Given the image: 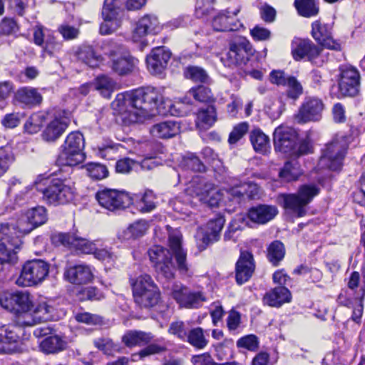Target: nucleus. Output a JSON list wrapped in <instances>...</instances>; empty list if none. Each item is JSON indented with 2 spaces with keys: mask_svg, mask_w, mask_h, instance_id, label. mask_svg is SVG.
Listing matches in <instances>:
<instances>
[{
  "mask_svg": "<svg viewBox=\"0 0 365 365\" xmlns=\"http://www.w3.org/2000/svg\"><path fill=\"white\" fill-rule=\"evenodd\" d=\"M284 86L287 87V94L288 98L292 100L297 99L303 93L302 86L294 76H290L288 78Z\"/></svg>",
  "mask_w": 365,
  "mask_h": 365,
  "instance_id": "bf43d9fd",
  "label": "nucleus"
},
{
  "mask_svg": "<svg viewBox=\"0 0 365 365\" xmlns=\"http://www.w3.org/2000/svg\"><path fill=\"white\" fill-rule=\"evenodd\" d=\"M55 243L73 248L83 254H92L95 250L96 245L85 238L78 237L76 234L59 233L53 237Z\"/></svg>",
  "mask_w": 365,
  "mask_h": 365,
  "instance_id": "4be33fe9",
  "label": "nucleus"
},
{
  "mask_svg": "<svg viewBox=\"0 0 365 365\" xmlns=\"http://www.w3.org/2000/svg\"><path fill=\"white\" fill-rule=\"evenodd\" d=\"M123 3V0H105L102 9L104 21L100 26L101 34H110L120 26L123 13L120 6Z\"/></svg>",
  "mask_w": 365,
  "mask_h": 365,
  "instance_id": "f8f14e48",
  "label": "nucleus"
},
{
  "mask_svg": "<svg viewBox=\"0 0 365 365\" xmlns=\"http://www.w3.org/2000/svg\"><path fill=\"white\" fill-rule=\"evenodd\" d=\"M253 53L250 42L243 36H240L230 43L229 51L221 60L225 66L232 67L245 65Z\"/></svg>",
  "mask_w": 365,
  "mask_h": 365,
  "instance_id": "1a4fd4ad",
  "label": "nucleus"
},
{
  "mask_svg": "<svg viewBox=\"0 0 365 365\" xmlns=\"http://www.w3.org/2000/svg\"><path fill=\"white\" fill-rule=\"evenodd\" d=\"M292 53L296 61L307 58L317 66H320L322 61H318L322 48L309 39H297L292 43Z\"/></svg>",
  "mask_w": 365,
  "mask_h": 365,
  "instance_id": "a211bd4d",
  "label": "nucleus"
},
{
  "mask_svg": "<svg viewBox=\"0 0 365 365\" xmlns=\"http://www.w3.org/2000/svg\"><path fill=\"white\" fill-rule=\"evenodd\" d=\"M152 339L151 333L136 330L128 331L122 336V341L128 347L143 346L148 344Z\"/></svg>",
  "mask_w": 365,
  "mask_h": 365,
  "instance_id": "a19ab883",
  "label": "nucleus"
},
{
  "mask_svg": "<svg viewBox=\"0 0 365 365\" xmlns=\"http://www.w3.org/2000/svg\"><path fill=\"white\" fill-rule=\"evenodd\" d=\"M163 29L158 18L154 14H145L135 23V26L132 33V41L140 42V48L143 49L147 46V41L144 38L148 35H155L159 34Z\"/></svg>",
  "mask_w": 365,
  "mask_h": 365,
  "instance_id": "ddd939ff",
  "label": "nucleus"
},
{
  "mask_svg": "<svg viewBox=\"0 0 365 365\" xmlns=\"http://www.w3.org/2000/svg\"><path fill=\"white\" fill-rule=\"evenodd\" d=\"M225 220L224 216L218 214L215 217L210 219L205 227L202 241L205 245L203 248L217 242L220 238V233L224 227Z\"/></svg>",
  "mask_w": 365,
  "mask_h": 365,
  "instance_id": "c756f323",
  "label": "nucleus"
},
{
  "mask_svg": "<svg viewBox=\"0 0 365 365\" xmlns=\"http://www.w3.org/2000/svg\"><path fill=\"white\" fill-rule=\"evenodd\" d=\"M170 230V227L167 226ZM169 231L168 242L172 251L170 252L160 245H154L148 250V255L153 263L159 279L167 281L173 279L175 277L176 267L173 261L175 256L177 267L180 272L186 273L189 267L187 262V252L182 247V235L178 230Z\"/></svg>",
  "mask_w": 365,
  "mask_h": 365,
  "instance_id": "f03ea898",
  "label": "nucleus"
},
{
  "mask_svg": "<svg viewBox=\"0 0 365 365\" xmlns=\"http://www.w3.org/2000/svg\"><path fill=\"white\" fill-rule=\"evenodd\" d=\"M121 46L116 45L113 49L107 51L106 53L111 59V68L118 74L123 76L131 72L138 60L129 54H123L121 51Z\"/></svg>",
  "mask_w": 365,
  "mask_h": 365,
  "instance_id": "6ab92c4d",
  "label": "nucleus"
},
{
  "mask_svg": "<svg viewBox=\"0 0 365 365\" xmlns=\"http://www.w3.org/2000/svg\"><path fill=\"white\" fill-rule=\"evenodd\" d=\"M99 205L108 211L115 212L125 209L131 205V196L125 191L103 189L96 195Z\"/></svg>",
  "mask_w": 365,
  "mask_h": 365,
  "instance_id": "9b49d317",
  "label": "nucleus"
},
{
  "mask_svg": "<svg viewBox=\"0 0 365 365\" xmlns=\"http://www.w3.org/2000/svg\"><path fill=\"white\" fill-rule=\"evenodd\" d=\"M45 118L46 116L43 113L39 112L33 113L24 124L25 131L30 134L38 133L40 130Z\"/></svg>",
  "mask_w": 365,
  "mask_h": 365,
  "instance_id": "603ef678",
  "label": "nucleus"
},
{
  "mask_svg": "<svg viewBox=\"0 0 365 365\" xmlns=\"http://www.w3.org/2000/svg\"><path fill=\"white\" fill-rule=\"evenodd\" d=\"M301 175V172L297 165L291 163H286L283 168L280 170L279 177L287 182L296 180Z\"/></svg>",
  "mask_w": 365,
  "mask_h": 365,
  "instance_id": "13d9d810",
  "label": "nucleus"
},
{
  "mask_svg": "<svg viewBox=\"0 0 365 365\" xmlns=\"http://www.w3.org/2000/svg\"><path fill=\"white\" fill-rule=\"evenodd\" d=\"M47 220L44 207L38 206L27 211L26 216L18 221L19 232L28 234L36 227L44 224Z\"/></svg>",
  "mask_w": 365,
  "mask_h": 365,
  "instance_id": "b1692460",
  "label": "nucleus"
},
{
  "mask_svg": "<svg viewBox=\"0 0 365 365\" xmlns=\"http://www.w3.org/2000/svg\"><path fill=\"white\" fill-rule=\"evenodd\" d=\"M133 292H140L158 288L152 277L147 274H140L131 283Z\"/></svg>",
  "mask_w": 365,
  "mask_h": 365,
  "instance_id": "8fccbe9b",
  "label": "nucleus"
},
{
  "mask_svg": "<svg viewBox=\"0 0 365 365\" xmlns=\"http://www.w3.org/2000/svg\"><path fill=\"white\" fill-rule=\"evenodd\" d=\"M24 235L19 232L18 225L9 223H1L0 225V253H6V260L15 264L17 262L18 257L16 250H19L22 241L21 235Z\"/></svg>",
  "mask_w": 365,
  "mask_h": 365,
  "instance_id": "0eeeda50",
  "label": "nucleus"
},
{
  "mask_svg": "<svg viewBox=\"0 0 365 365\" xmlns=\"http://www.w3.org/2000/svg\"><path fill=\"white\" fill-rule=\"evenodd\" d=\"M49 269L50 264L44 260H29L23 265L16 284L21 287L37 285L47 277Z\"/></svg>",
  "mask_w": 365,
  "mask_h": 365,
  "instance_id": "6e6552de",
  "label": "nucleus"
},
{
  "mask_svg": "<svg viewBox=\"0 0 365 365\" xmlns=\"http://www.w3.org/2000/svg\"><path fill=\"white\" fill-rule=\"evenodd\" d=\"M165 288L170 290L169 294L182 307L188 309L198 308L206 300L202 292H191L180 283H174L170 287L168 284Z\"/></svg>",
  "mask_w": 365,
  "mask_h": 365,
  "instance_id": "2eb2a0df",
  "label": "nucleus"
},
{
  "mask_svg": "<svg viewBox=\"0 0 365 365\" xmlns=\"http://www.w3.org/2000/svg\"><path fill=\"white\" fill-rule=\"evenodd\" d=\"M77 58L91 68L98 66L102 58L90 46L83 45L76 52Z\"/></svg>",
  "mask_w": 365,
  "mask_h": 365,
  "instance_id": "37998d69",
  "label": "nucleus"
},
{
  "mask_svg": "<svg viewBox=\"0 0 365 365\" xmlns=\"http://www.w3.org/2000/svg\"><path fill=\"white\" fill-rule=\"evenodd\" d=\"M250 140L255 152L266 154L270 149L269 138L259 128H254L250 133Z\"/></svg>",
  "mask_w": 365,
  "mask_h": 365,
  "instance_id": "ea45409f",
  "label": "nucleus"
},
{
  "mask_svg": "<svg viewBox=\"0 0 365 365\" xmlns=\"http://www.w3.org/2000/svg\"><path fill=\"white\" fill-rule=\"evenodd\" d=\"M241 10V6H237L234 10L230 9L221 11L212 20L213 29L217 31H238L243 24L237 18Z\"/></svg>",
  "mask_w": 365,
  "mask_h": 365,
  "instance_id": "aec40b11",
  "label": "nucleus"
},
{
  "mask_svg": "<svg viewBox=\"0 0 365 365\" xmlns=\"http://www.w3.org/2000/svg\"><path fill=\"white\" fill-rule=\"evenodd\" d=\"M277 213L278 210L275 206L259 205L250 209L248 217L254 222L265 224L272 220Z\"/></svg>",
  "mask_w": 365,
  "mask_h": 365,
  "instance_id": "473e14b6",
  "label": "nucleus"
},
{
  "mask_svg": "<svg viewBox=\"0 0 365 365\" xmlns=\"http://www.w3.org/2000/svg\"><path fill=\"white\" fill-rule=\"evenodd\" d=\"M70 123L68 113L63 111L58 113L50 120L42 133V138L45 141L54 142L65 132Z\"/></svg>",
  "mask_w": 365,
  "mask_h": 365,
  "instance_id": "5701e85b",
  "label": "nucleus"
},
{
  "mask_svg": "<svg viewBox=\"0 0 365 365\" xmlns=\"http://www.w3.org/2000/svg\"><path fill=\"white\" fill-rule=\"evenodd\" d=\"M149 227V223L145 220H139L130 224L125 230L118 234V238L126 241L143 236Z\"/></svg>",
  "mask_w": 365,
  "mask_h": 365,
  "instance_id": "4c0bfd02",
  "label": "nucleus"
},
{
  "mask_svg": "<svg viewBox=\"0 0 365 365\" xmlns=\"http://www.w3.org/2000/svg\"><path fill=\"white\" fill-rule=\"evenodd\" d=\"M312 35L313 38L324 48L339 51L341 45L334 41L331 35V28L327 24H322L316 21L312 23Z\"/></svg>",
  "mask_w": 365,
  "mask_h": 365,
  "instance_id": "c85d7f7f",
  "label": "nucleus"
},
{
  "mask_svg": "<svg viewBox=\"0 0 365 365\" xmlns=\"http://www.w3.org/2000/svg\"><path fill=\"white\" fill-rule=\"evenodd\" d=\"M193 365H232L230 364H217L208 353L195 355L192 357Z\"/></svg>",
  "mask_w": 365,
  "mask_h": 365,
  "instance_id": "774afa93",
  "label": "nucleus"
},
{
  "mask_svg": "<svg viewBox=\"0 0 365 365\" xmlns=\"http://www.w3.org/2000/svg\"><path fill=\"white\" fill-rule=\"evenodd\" d=\"M319 192V189L315 185H302L297 194H281L278 201L283 207L290 210L298 217H303L307 213V206L314 197Z\"/></svg>",
  "mask_w": 365,
  "mask_h": 365,
  "instance_id": "20e7f679",
  "label": "nucleus"
},
{
  "mask_svg": "<svg viewBox=\"0 0 365 365\" xmlns=\"http://www.w3.org/2000/svg\"><path fill=\"white\" fill-rule=\"evenodd\" d=\"M291 300V292L284 286H279L266 292L262 301L264 304L273 307H279Z\"/></svg>",
  "mask_w": 365,
  "mask_h": 365,
  "instance_id": "2f4dec72",
  "label": "nucleus"
},
{
  "mask_svg": "<svg viewBox=\"0 0 365 365\" xmlns=\"http://www.w3.org/2000/svg\"><path fill=\"white\" fill-rule=\"evenodd\" d=\"M36 189L42 195V199L47 204L54 206L65 205L71 202L75 196V190L70 185L66 184L65 180L50 179L39 175L34 182L31 188L25 187L24 195L29 190ZM23 192L16 195V200L21 204V200L26 199L22 197Z\"/></svg>",
  "mask_w": 365,
  "mask_h": 365,
  "instance_id": "7ed1b4c3",
  "label": "nucleus"
},
{
  "mask_svg": "<svg viewBox=\"0 0 365 365\" xmlns=\"http://www.w3.org/2000/svg\"><path fill=\"white\" fill-rule=\"evenodd\" d=\"M217 120V112L214 106L206 105L200 108L197 113L196 125L200 129H208Z\"/></svg>",
  "mask_w": 365,
  "mask_h": 365,
  "instance_id": "e433bc0d",
  "label": "nucleus"
},
{
  "mask_svg": "<svg viewBox=\"0 0 365 365\" xmlns=\"http://www.w3.org/2000/svg\"><path fill=\"white\" fill-rule=\"evenodd\" d=\"M180 131L179 123L174 120H166L153 125L150 129V134L158 138H170L178 135Z\"/></svg>",
  "mask_w": 365,
  "mask_h": 365,
  "instance_id": "72a5a7b5",
  "label": "nucleus"
},
{
  "mask_svg": "<svg viewBox=\"0 0 365 365\" xmlns=\"http://www.w3.org/2000/svg\"><path fill=\"white\" fill-rule=\"evenodd\" d=\"M75 319L80 323L88 325H101L103 324V318L98 314L89 312H80L75 315Z\"/></svg>",
  "mask_w": 365,
  "mask_h": 365,
  "instance_id": "e2e57ef3",
  "label": "nucleus"
},
{
  "mask_svg": "<svg viewBox=\"0 0 365 365\" xmlns=\"http://www.w3.org/2000/svg\"><path fill=\"white\" fill-rule=\"evenodd\" d=\"M188 95L199 102L210 103L213 100L211 90L204 86H199L191 88L188 92Z\"/></svg>",
  "mask_w": 365,
  "mask_h": 365,
  "instance_id": "6e6d98bb",
  "label": "nucleus"
},
{
  "mask_svg": "<svg viewBox=\"0 0 365 365\" xmlns=\"http://www.w3.org/2000/svg\"><path fill=\"white\" fill-rule=\"evenodd\" d=\"M214 0H197L195 16L197 18H205L213 11Z\"/></svg>",
  "mask_w": 365,
  "mask_h": 365,
  "instance_id": "052dcab7",
  "label": "nucleus"
},
{
  "mask_svg": "<svg viewBox=\"0 0 365 365\" xmlns=\"http://www.w3.org/2000/svg\"><path fill=\"white\" fill-rule=\"evenodd\" d=\"M64 277L72 284H83L91 282L94 275L90 265L81 263L67 267Z\"/></svg>",
  "mask_w": 365,
  "mask_h": 365,
  "instance_id": "a878e982",
  "label": "nucleus"
},
{
  "mask_svg": "<svg viewBox=\"0 0 365 365\" xmlns=\"http://www.w3.org/2000/svg\"><path fill=\"white\" fill-rule=\"evenodd\" d=\"M360 76L359 71L351 66L340 68V78L338 82V98L353 97L359 92Z\"/></svg>",
  "mask_w": 365,
  "mask_h": 365,
  "instance_id": "dca6fc26",
  "label": "nucleus"
},
{
  "mask_svg": "<svg viewBox=\"0 0 365 365\" xmlns=\"http://www.w3.org/2000/svg\"><path fill=\"white\" fill-rule=\"evenodd\" d=\"M273 140L276 151L292 155L298 141V135L294 128L281 125L275 129Z\"/></svg>",
  "mask_w": 365,
  "mask_h": 365,
  "instance_id": "f3484780",
  "label": "nucleus"
},
{
  "mask_svg": "<svg viewBox=\"0 0 365 365\" xmlns=\"http://www.w3.org/2000/svg\"><path fill=\"white\" fill-rule=\"evenodd\" d=\"M84 145L85 140L81 133H69L56 159V164L59 166H75L83 163L86 158L83 151Z\"/></svg>",
  "mask_w": 365,
  "mask_h": 365,
  "instance_id": "39448f33",
  "label": "nucleus"
},
{
  "mask_svg": "<svg viewBox=\"0 0 365 365\" xmlns=\"http://www.w3.org/2000/svg\"><path fill=\"white\" fill-rule=\"evenodd\" d=\"M363 279L360 281V274L358 272H353L348 281V287L354 292L356 301L363 300L365 296V264L361 267Z\"/></svg>",
  "mask_w": 365,
  "mask_h": 365,
  "instance_id": "58836bf2",
  "label": "nucleus"
},
{
  "mask_svg": "<svg viewBox=\"0 0 365 365\" xmlns=\"http://www.w3.org/2000/svg\"><path fill=\"white\" fill-rule=\"evenodd\" d=\"M15 100L24 107L33 108L41 103V94L35 88L22 87L15 93Z\"/></svg>",
  "mask_w": 365,
  "mask_h": 365,
  "instance_id": "7c9ffc66",
  "label": "nucleus"
},
{
  "mask_svg": "<svg viewBox=\"0 0 365 365\" xmlns=\"http://www.w3.org/2000/svg\"><path fill=\"white\" fill-rule=\"evenodd\" d=\"M294 6L299 15L304 17H312L319 13V8L314 0H295Z\"/></svg>",
  "mask_w": 365,
  "mask_h": 365,
  "instance_id": "49530a36",
  "label": "nucleus"
},
{
  "mask_svg": "<svg viewBox=\"0 0 365 365\" xmlns=\"http://www.w3.org/2000/svg\"><path fill=\"white\" fill-rule=\"evenodd\" d=\"M237 346L251 351H257L259 347L258 338L254 334H249L237 341Z\"/></svg>",
  "mask_w": 365,
  "mask_h": 365,
  "instance_id": "0e129e2a",
  "label": "nucleus"
},
{
  "mask_svg": "<svg viewBox=\"0 0 365 365\" xmlns=\"http://www.w3.org/2000/svg\"><path fill=\"white\" fill-rule=\"evenodd\" d=\"M164 103L158 89L145 87L118 94L112 107L123 115L125 123H141L160 113Z\"/></svg>",
  "mask_w": 365,
  "mask_h": 365,
  "instance_id": "f257e3e1",
  "label": "nucleus"
},
{
  "mask_svg": "<svg viewBox=\"0 0 365 365\" xmlns=\"http://www.w3.org/2000/svg\"><path fill=\"white\" fill-rule=\"evenodd\" d=\"M171 57L170 51L165 47H156L152 49L146 57L147 67L154 75H160L166 69Z\"/></svg>",
  "mask_w": 365,
  "mask_h": 365,
  "instance_id": "393cba45",
  "label": "nucleus"
},
{
  "mask_svg": "<svg viewBox=\"0 0 365 365\" xmlns=\"http://www.w3.org/2000/svg\"><path fill=\"white\" fill-rule=\"evenodd\" d=\"M54 307L46 302H40L35 308L34 315L26 314L27 319H18V324L24 327H31L42 321L54 320Z\"/></svg>",
  "mask_w": 365,
  "mask_h": 365,
  "instance_id": "bb28decb",
  "label": "nucleus"
},
{
  "mask_svg": "<svg viewBox=\"0 0 365 365\" xmlns=\"http://www.w3.org/2000/svg\"><path fill=\"white\" fill-rule=\"evenodd\" d=\"M135 302L141 307L150 308L155 306L160 297L158 288L148 289L140 292H133Z\"/></svg>",
  "mask_w": 365,
  "mask_h": 365,
  "instance_id": "79ce46f5",
  "label": "nucleus"
},
{
  "mask_svg": "<svg viewBox=\"0 0 365 365\" xmlns=\"http://www.w3.org/2000/svg\"><path fill=\"white\" fill-rule=\"evenodd\" d=\"M154 199L153 192L151 190H146L144 193L135 194L131 196V204L142 213L150 212L156 207Z\"/></svg>",
  "mask_w": 365,
  "mask_h": 365,
  "instance_id": "f704fd0d",
  "label": "nucleus"
},
{
  "mask_svg": "<svg viewBox=\"0 0 365 365\" xmlns=\"http://www.w3.org/2000/svg\"><path fill=\"white\" fill-rule=\"evenodd\" d=\"M253 255L247 251L242 252L235 266V278L238 284L247 282L255 271Z\"/></svg>",
  "mask_w": 365,
  "mask_h": 365,
  "instance_id": "cd10ccee",
  "label": "nucleus"
},
{
  "mask_svg": "<svg viewBox=\"0 0 365 365\" xmlns=\"http://www.w3.org/2000/svg\"><path fill=\"white\" fill-rule=\"evenodd\" d=\"M166 346L163 344L156 343L150 344L140 351L133 354L131 355V360L133 361L143 360L147 356L162 353L166 351Z\"/></svg>",
  "mask_w": 365,
  "mask_h": 365,
  "instance_id": "09e8293b",
  "label": "nucleus"
},
{
  "mask_svg": "<svg viewBox=\"0 0 365 365\" xmlns=\"http://www.w3.org/2000/svg\"><path fill=\"white\" fill-rule=\"evenodd\" d=\"M323 109L324 104L320 99L317 98H307L295 115V119L299 123L318 121L322 118Z\"/></svg>",
  "mask_w": 365,
  "mask_h": 365,
  "instance_id": "412c9836",
  "label": "nucleus"
},
{
  "mask_svg": "<svg viewBox=\"0 0 365 365\" xmlns=\"http://www.w3.org/2000/svg\"><path fill=\"white\" fill-rule=\"evenodd\" d=\"M16 329V326L11 324L0 326V352L6 353L9 351L5 344L17 341L19 335Z\"/></svg>",
  "mask_w": 365,
  "mask_h": 365,
  "instance_id": "c03bdc74",
  "label": "nucleus"
},
{
  "mask_svg": "<svg viewBox=\"0 0 365 365\" xmlns=\"http://www.w3.org/2000/svg\"><path fill=\"white\" fill-rule=\"evenodd\" d=\"M66 347V341L57 334L46 336L39 344L40 350L46 354H57L65 350Z\"/></svg>",
  "mask_w": 365,
  "mask_h": 365,
  "instance_id": "c9c22d12",
  "label": "nucleus"
},
{
  "mask_svg": "<svg viewBox=\"0 0 365 365\" xmlns=\"http://www.w3.org/2000/svg\"><path fill=\"white\" fill-rule=\"evenodd\" d=\"M14 161V156L9 148H0V177L9 169Z\"/></svg>",
  "mask_w": 365,
  "mask_h": 365,
  "instance_id": "338daca9",
  "label": "nucleus"
},
{
  "mask_svg": "<svg viewBox=\"0 0 365 365\" xmlns=\"http://www.w3.org/2000/svg\"><path fill=\"white\" fill-rule=\"evenodd\" d=\"M89 176L95 180H101L107 177L108 171L107 168L100 163H89L86 168Z\"/></svg>",
  "mask_w": 365,
  "mask_h": 365,
  "instance_id": "69168bd1",
  "label": "nucleus"
},
{
  "mask_svg": "<svg viewBox=\"0 0 365 365\" xmlns=\"http://www.w3.org/2000/svg\"><path fill=\"white\" fill-rule=\"evenodd\" d=\"M0 306L15 314L26 315L33 307V302L27 292H3L0 294Z\"/></svg>",
  "mask_w": 365,
  "mask_h": 365,
  "instance_id": "9d476101",
  "label": "nucleus"
},
{
  "mask_svg": "<svg viewBox=\"0 0 365 365\" xmlns=\"http://www.w3.org/2000/svg\"><path fill=\"white\" fill-rule=\"evenodd\" d=\"M184 75L187 78L191 79L195 82L207 83L209 79L206 71L201 67L195 66H187L185 69Z\"/></svg>",
  "mask_w": 365,
  "mask_h": 365,
  "instance_id": "5fc2aeb1",
  "label": "nucleus"
},
{
  "mask_svg": "<svg viewBox=\"0 0 365 365\" xmlns=\"http://www.w3.org/2000/svg\"><path fill=\"white\" fill-rule=\"evenodd\" d=\"M115 86V82L106 76L98 77L95 83L96 89L106 98H110L111 93L114 91Z\"/></svg>",
  "mask_w": 365,
  "mask_h": 365,
  "instance_id": "3c124183",
  "label": "nucleus"
},
{
  "mask_svg": "<svg viewBox=\"0 0 365 365\" xmlns=\"http://www.w3.org/2000/svg\"><path fill=\"white\" fill-rule=\"evenodd\" d=\"M187 341L192 346L198 349H204L208 344V341L204 335V331L201 327L192 329L185 338Z\"/></svg>",
  "mask_w": 365,
  "mask_h": 365,
  "instance_id": "de8ad7c7",
  "label": "nucleus"
},
{
  "mask_svg": "<svg viewBox=\"0 0 365 365\" xmlns=\"http://www.w3.org/2000/svg\"><path fill=\"white\" fill-rule=\"evenodd\" d=\"M250 125L242 122L236 125L230 133L228 142L230 144L237 143L248 132Z\"/></svg>",
  "mask_w": 365,
  "mask_h": 365,
  "instance_id": "680f3d73",
  "label": "nucleus"
},
{
  "mask_svg": "<svg viewBox=\"0 0 365 365\" xmlns=\"http://www.w3.org/2000/svg\"><path fill=\"white\" fill-rule=\"evenodd\" d=\"M346 146L344 140H334L326 145L319 160L322 167L336 171L341 170L345 156Z\"/></svg>",
  "mask_w": 365,
  "mask_h": 365,
  "instance_id": "4468645a",
  "label": "nucleus"
},
{
  "mask_svg": "<svg viewBox=\"0 0 365 365\" xmlns=\"http://www.w3.org/2000/svg\"><path fill=\"white\" fill-rule=\"evenodd\" d=\"M186 192L210 207L218 206L222 197L221 191L212 183L207 182L205 178L198 175L192 178L187 184Z\"/></svg>",
  "mask_w": 365,
  "mask_h": 365,
  "instance_id": "423d86ee",
  "label": "nucleus"
},
{
  "mask_svg": "<svg viewBox=\"0 0 365 365\" xmlns=\"http://www.w3.org/2000/svg\"><path fill=\"white\" fill-rule=\"evenodd\" d=\"M94 345L108 355L113 354L114 352H120L119 346L108 338H98L94 341Z\"/></svg>",
  "mask_w": 365,
  "mask_h": 365,
  "instance_id": "4d7b16f0",
  "label": "nucleus"
},
{
  "mask_svg": "<svg viewBox=\"0 0 365 365\" xmlns=\"http://www.w3.org/2000/svg\"><path fill=\"white\" fill-rule=\"evenodd\" d=\"M284 254V246L279 240L272 242L267 248V258L274 266L279 264V262L283 259Z\"/></svg>",
  "mask_w": 365,
  "mask_h": 365,
  "instance_id": "a18cd8bd",
  "label": "nucleus"
},
{
  "mask_svg": "<svg viewBox=\"0 0 365 365\" xmlns=\"http://www.w3.org/2000/svg\"><path fill=\"white\" fill-rule=\"evenodd\" d=\"M181 166L185 170H190L195 172H202L205 170L204 164L194 153H189L184 156L181 162Z\"/></svg>",
  "mask_w": 365,
  "mask_h": 365,
  "instance_id": "864d4df0",
  "label": "nucleus"
}]
</instances>
